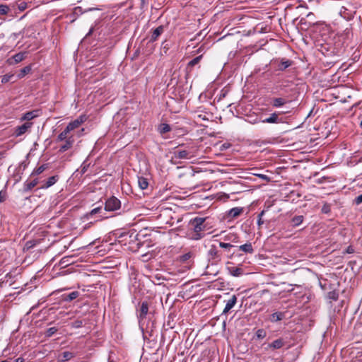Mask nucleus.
<instances>
[{
  "label": "nucleus",
  "mask_w": 362,
  "mask_h": 362,
  "mask_svg": "<svg viewBox=\"0 0 362 362\" xmlns=\"http://www.w3.org/2000/svg\"><path fill=\"white\" fill-rule=\"evenodd\" d=\"M258 175L260 178H262V180H267H267H269V177H268L267 175H266L259 174V175Z\"/></svg>",
  "instance_id": "obj_48"
},
{
  "label": "nucleus",
  "mask_w": 362,
  "mask_h": 362,
  "mask_svg": "<svg viewBox=\"0 0 362 362\" xmlns=\"http://www.w3.org/2000/svg\"><path fill=\"white\" fill-rule=\"evenodd\" d=\"M284 344H285L284 340L281 338H279V339L274 340L272 343L269 344L268 348L272 349H281V347H283L284 346Z\"/></svg>",
  "instance_id": "obj_15"
},
{
  "label": "nucleus",
  "mask_w": 362,
  "mask_h": 362,
  "mask_svg": "<svg viewBox=\"0 0 362 362\" xmlns=\"http://www.w3.org/2000/svg\"><path fill=\"white\" fill-rule=\"evenodd\" d=\"M87 170V166H83L82 169H81V172L83 173H84Z\"/></svg>",
  "instance_id": "obj_53"
},
{
  "label": "nucleus",
  "mask_w": 362,
  "mask_h": 362,
  "mask_svg": "<svg viewBox=\"0 0 362 362\" xmlns=\"http://www.w3.org/2000/svg\"><path fill=\"white\" fill-rule=\"evenodd\" d=\"M148 312V303L147 301H143L141 305V308L139 311L138 317L140 320H142L146 318V315Z\"/></svg>",
  "instance_id": "obj_9"
},
{
  "label": "nucleus",
  "mask_w": 362,
  "mask_h": 362,
  "mask_svg": "<svg viewBox=\"0 0 362 362\" xmlns=\"http://www.w3.org/2000/svg\"><path fill=\"white\" fill-rule=\"evenodd\" d=\"M59 180L58 175L51 176L48 178L47 182L43 185L42 188H48L54 185Z\"/></svg>",
  "instance_id": "obj_23"
},
{
  "label": "nucleus",
  "mask_w": 362,
  "mask_h": 362,
  "mask_svg": "<svg viewBox=\"0 0 362 362\" xmlns=\"http://www.w3.org/2000/svg\"><path fill=\"white\" fill-rule=\"evenodd\" d=\"M38 183L37 179H35L30 182H25L23 186V190L25 192L30 191L33 187H35Z\"/></svg>",
  "instance_id": "obj_24"
},
{
  "label": "nucleus",
  "mask_w": 362,
  "mask_h": 362,
  "mask_svg": "<svg viewBox=\"0 0 362 362\" xmlns=\"http://www.w3.org/2000/svg\"><path fill=\"white\" fill-rule=\"evenodd\" d=\"M138 183L141 189H145L148 186V182L146 178L140 177L138 180Z\"/></svg>",
  "instance_id": "obj_29"
},
{
  "label": "nucleus",
  "mask_w": 362,
  "mask_h": 362,
  "mask_svg": "<svg viewBox=\"0 0 362 362\" xmlns=\"http://www.w3.org/2000/svg\"><path fill=\"white\" fill-rule=\"evenodd\" d=\"M286 103V100L282 98H275L272 100V106L275 107H280Z\"/></svg>",
  "instance_id": "obj_25"
},
{
  "label": "nucleus",
  "mask_w": 362,
  "mask_h": 362,
  "mask_svg": "<svg viewBox=\"0 0 362 362\" xmlns=\"http://www.w3.org/2000/svg\"><path fill=\"white\" fill-rule=\"evenodd\" d=\"M15 362H24V358L22 357H19L16 359Z\"/></svg>",
  "instance_id": "obj_52"
},
{
  "label": "nucleus",
  "mask_w": 362,
  "mask_h": 362,
  "mask_svg": "<svg viewBox=\"0 0 362 362\" xmlns=\"http://www.w3.org/2000/svg\"><path fill=\"white\" fill-rule=\"evenodd\" d=\"M293 64L292 60L282 58V59H276L273 61L272 64L275 66V68L277 71H283L286 70L287 68L291 66Z\"/></svg>",
  "instance_id": "obj_4"
},
{
  "label": "nucleus",
  "mask_w": 362,
  "mask_h": 362,
  "mask_svg": "<svg viewBox=\"0 0 362 362\" xmlns=\"http://www.w3.org/2000/svg\"><path fill=\"white\" fill-rule=\"evenodd\" d=\"M284 317V313L281 312H276L271 315L270 320L272 322H278L283 320Z\"/></svg>",
  "instance_id": "obj_26"
},
{
  "label": "nucleus",
  "mask_w": 362,
  "mask_h": 362,
  "mask_svg": "<svg viewBox=\"0 0 362 362\" xmlns=\"http://www.w3.org/2000/svg\"><path fill=\"white\" fill-rule=\"evenodd\" d=\"M243 208H240V207L233 208L228 211V216L231 218H235L239 216L243 213Z\"/></svg>",
  "instance_id": "obj_21"
},
{
  "label": "nucleus",
  "mask_w": 362,
  "mask_h": 362,
  "mask_svg": "<svg viewBox=\"0 0 362 362\" xmlns=\"http://www.w3.org/2000/svg\"><path fill=\"white\" fill-rule=\"evenodd\" d=\"M182 362H186V361H185V360H183V361H182Z\"/></svg>",
  "instance_id": "obj_60"
},
{
  "label": "nucleus",
  "mask_w": 362,
  "mask_h": 362,
  "mask_svg": "<svg viewBox=\"0 0 362 362\" xmlns=\"http://www.w3.org/2000/svg\"><path fill=\"white\" fill-rule=\"evenodd\" d=\"M230 146V144H228V143H224L223 144L221 145V150H225V149H227Z\"/></svg>",
  "instance_id": "obj_46"
},
{
  "label": "nucleus",
  "mask_w": 362,
  "mask_h": 362,
  "mask_svg": "<svg viewBox=\"0 0 362 362\" xmlns=\"http://www.w3.org/2000/svg\"><path fill=\"white\" fill-rule=\"evenodd\" d=\"M178 147H185V148L176 150L174 152L176 158L189 160L197 156L198 147L195 145L182 144Z\"/></svg>",
  "instance_id": "obj_2"
},
{
  "label": "nucleus",
  "mask_w": 362,
  "mask_h": 362,
  "mask_svg": "<svg viewBox=\"0 0 362 362\" xmlns=\"http://www.w3.org/2000/svg\"><path fill=\"white\" fill-rule=\"evenodd\" d=\"M322 180H320V181L318 182V183H322Z\"/></svg>",
  "instance_id": "obj_58"
},
{
  "label": "nucleus",
  "mask_w": 362,
  "mask_h": 362,
  "mask_svg": "<svg viewBox=\"0 0 362 362\" xmlns=\"http://www.w3.org/2000/svg\"><path fill=\"white\" fill-rule=\"evenodd\" d=\"M58 329L55 327H49L45 332L46 337H51L53 334H54L57 332Z\"/></svg>",
  "instance_id": "obj_36"
},
{
  "label": "nucleus",
  "mask_w": 362,
  "mask_h": 362,
  "mask_svg": "<svg viewBox=\"0 0 362 362\" xmlns=\"http://www.w3.org/2000/svg\"><path fill=\"white\" fill-rule=\"evenodd\" d=\"M70 133L71 132L65 128L64 130L58 135L57 141H64L67 140L69 137H73Z\"/></svg>",
  "instance_id": "obj_19"
},
{
  "label": "nucleus",
  "mask_w": 362,
  "mask_h": 362,
  "mask_svg": "<svg viewBox=\"0 0 362 362\" xmlns=\"http://www.w3.org/2000/svg\"><path fill=\"white\" fill-rule=\"evenodd\" d=\"M219 246L221 248H223L226 250V251L228 252L226 255V257L228 259H231L234 253H230L231 248L234 246L230 243H224V242H219Z\"/></svg>",
  "instance_id": "obj_16"
},
{
  "label": "nucleus",
  "mask_w": 362,
  "mask_h": 362,
  "mask_svg": "<svg viewBox=\"0 0 362 362\" xmlns=\"http://www.w3.org/2000/svg\"><path fill=\"white\" fill-rule=\"evenodd\" d=\"M71 326L74 328H80L83 327V321L80 320H75L72 322Z\"/></svg>",
  "instance_id": "obj_41"
},
{
  "label": "nucleus",
  "mask_w": 362,
  "mask_h": 362,
  "mask_svg": "<svg viewBox=\"0 0 362 362\" xmlns=\"http://www.w3.org/2000/svg\"><path fill=\"white\" fill-rule=\"evenodd\" d=\"M164 32V26L160 25L154 30H153L149 41L153 42L158 40L160 35Z\"/></svg>",
  "instance_id": "obj_10"
},
{
  "label": "nucleus",
  "mask_w": 362,
  "mask_h": 362,
  "mask_svg": "<svg viewBox=\"0 0 362 362\" xmlns=\"http://www.w3.org/2000/svg\"><path fill=\"white\" fill-rule=\"evenodd\" d=\"M222 239L224 240V241H228L230 243H238L240 241H239V237L238 235L236 234V233H229L226 235H225Z\"/></svg>",
  "instance_id": "obj_14"
},
{
  "label": "nucleus",
  "mask_w": 362,
  "mask_h": 362,
  "mask_svg": "<svg viewBox=\"0 0 362 362\" xmlns=\"http://www.w3.org/2000/svg\"><path fill=\"white\" fill-rule=\"evenodd\" d=\"M237 303V297L235 295H233L230 299L226 302L225 308L223 309V313H227L230 309H232Z\"/></svg>",
  "instance_id": "obj_11"
},
{
  "label": "nucleus",
  "mask_w": 362,
  "mask_h": 362,
  "mask_svg": "<svg viewBox=\"0 0 362 362\" xmlns=\"http://www.w3.org/2000/svg\"><path fill=\"white\" fill-rule=\"evenodd\" d=\"M40 110H35L32 111H28L25 112L21 119L22 120H27V122H29L30 120L37 117L39 116Z\"/></svg>",
  "instance_id": "obj_12"
},
{
  "label": "nucleus",
  "mask_w": 362,
  "mask_h": 362,
  "mask_svg": "<svg viewBox=\"0 0 362 362\" xmlns=\"http://www.w3.org/2000/svg\"><path fill=\"white\" fill-rule=\"evenodd\" d=\"M202 58V55H199L198 57H196L191 61H189L187 64V68H189V67L192 68V67L194 66L195 65L198 64L199 63V62L201 61Z\"/></svg>",
  "instance_id": "obj_30"
},
{
  "label": "nucleus",
  "mask_w": 362,
  "mask_h": 362,
  "mask_svg": "<svg viewBox=\"0 0 362 362\" xmlns=\"http://www.w3.org/2000/svg\"><path fill=\"white\" fill-rule=\"evenodd\" d=\"M11 77V76L4 75L3 76V78H2V79H1V82L2 83H7L9 81Z\"/></svg>",
  "instance_id": "obj_45"
},
{
  "label": "nucleus",
  "mask_w": 362,
  "mask_h": 362,
  "mask_svg": "<svg viewBox=\"0 0 362 362\" xmlns=\"http://www.w3.org/2000/svg\"><path fill=\"white\" fill-rule=\"evenodd\" d=\"M303 216H296L291 219L293 226H298L303 221Z\"/></svg>",
  "instance_id": "obj_28"
},
{
  "label": "nucleus",
  "mask_w": 362,
  "mask_h": 362,
  "mask_svg": "<svg viewBox=\"0 0 362 362\" xmlns=\"http://www.w3.org/2000/svg\"><path fill=\"white\" fill-rule=\"evenodd\" d=\"M267 336V332L264 329H259L255 332V337L258 339H262Z\"/></svg>",
  "instance_id": "obj_32"
},
{
  "label": "nucleus",
  "mask_w": 362,
  "mask_h": 362,
  "mask_svg": "<svg viewBox=\"0 0 362 362\" xmlns=\"http://www.w3.org/2000/svg\"><path fill=\"white\" fill-rule=\"evenodd\" d=\"M101 211H102V206H98V207L92 209L89 213L86 214V216L87 218H89L93 215H95V214L100 213Z\"/></svg>",
  "instance_id": "obj_33"
},
{
  "label": "nucleus",
  "mask_w": 362,
  "mask_h": 362,
  "mask_svg": "<svg viewBox=\"0 0 362 362\" xmlns=\"http://www.w3.org/2000/svg\"><path fill=\"white\" fill-rule=\"evenodd\" d=\"M346 252L349 253V254L350 253H353L354 252V249L351 246H349V247H348V248L346 250Z\"/></svg>",
  "instance_id": "obj_50"
},
{
  "label": "nucleus",
  "mask_w": 362,
  "mask_h": 362,
  "mask_svg": "<svg viewBox=\"0 0 362 362\" xmlns=\"http://www.w3.org/2000/svg\"><path fill=\"white\" fill-rule=\"evenodd\" d=\"M109 362H114L113 361H110Z\"/></svg>",
  "instance_id": "obj_61"
},
{
  "label": "nucleus",
  "mask_w": 362,
  "mask_h": 362,
  "mask_svg": "<svg viewBox=\"0 0 362 362\" xmlns=\"http://www.w3.org/2000/svg\"><path fill=\"white\" fill-rule=\"evenodd\" d=\"M150 0H140V8L141 10H146L148 8Z\"/></svg>",
  "instance_id": "obj_40"
},
{
  "label": "nucleus",
  "mask_w": 362,
  "mask_h": 362,
  "mask_svg": "<svg viewBox=\"0 0 362 362\" xmlns=\"http://www.w3.org/2000/svg\"><path fill=\"white\" fill-rule=\"evenodd\" d=\"M264 213V211H262V212L258 215L257 224H258L259 226H260V225H262V224H263V223H264V221H263V220H262V216H263Z\"/></svg>",
  "instance_id": "obj_43"
},
{
  "label": "nucleus",
  "mask_w": 362,
  "mask_h": 362,
  "mask_svg": "<svg viewBox=\"0 0 362 362\" xmlns=\"http://www.w3.org/2000/svg\"><path fill=\"white\" fill-rule=\"evenodd\" d=\"M171 130V127L169 124L163 123L158 127V132L160 134H164L169 132Z\"/></svg>",
  "instance_id": "obj_27"
},
{
  "label": "nucleus",
  "mask_w": 362,
  "mask_h": 362,
  "mask_svg": "<svg viewBox=\"0 0 362 362\" xmlns=\"http://www.w3.org/2000/svg\"><path fill=\"white\" fill-rule=\"evenodd\" d=\"M208 255L210 259L216 262H220L222 259V252L214 245H211L208 251Z\"/></svg>",
  "instance_id": "obj_7"
},
{
  "label": "nucleus",
  "mask_w": 362,
  "mask_h": 362,
  "mask_svg": "<svg viewBox=\"0 0 362 362\" xmlns=\"http://www.w3.org/2000/svg\"><path fill=\"white\" fill-rule=\"evenodd\" d=\"M26 6H27V4L24 1L23 2H21L19 4H18V8L21 10V11H23L26 8Z\"/></svg>",
  "instance_id": "obj_44"
},
{
  "label": "nucleus",
  "mask_w": 362,
  "mask_h": 362,
  "mask_svg": "<svg viewBox=\"0 0 362 362\" xmlns=\"http://www.w3.org/2000/svg\"><path fill=\"white\" fill-rule=\"evenodd\" d=\"M74 143V137H69L67 140L64 141V144L60 146L59 151L61 153L66 151L73 146Z\"/></svg>",
  "instance_id": "obj_13"
},
{
  "label": "nucleus",
  "mask_w": 362,
  "mask_h": 362,
  "mask_svg": "<svg viewBox=\"0 0 362 362\" xmlns=\"http://www.w3.org/2000/svg\"><path fill=\"white\" fill-rule=\"evenodd\" d=\"M11 8L6 4H0V15H6Z\"/></svg>",
  "instance_id": "obj_35"
},
{
  "label": "nucleus",
  "mask_w": 362,
  "mask_h": 362,
  "mask_svg": "<svg viewBox=\"0 0 362 362\" xmlns=\"http://www.w3.org/2000/svg\"><path fill=\"white\" fill-rule=\"evenodd\" d=\"M360 125H361V127L362 128V119H361Z\"/></svg>",
  "instance_id": "obj_56"
},
{
  "label": "nucleus",
  "mask_w": 362,
  "mask_h": 362,
  "mask_svg": "<svg viewBox=\"0 0 362 362\" xmlns=\"http://www.w3.org/2000/svg\"><path fill=\"white\" fill-rule=\"evenodd\" d=\"M228 269L230 274L233 276L238 277L243 274V269L240 267H232Z\"/></svg>",
  "instance_id": "obj_22"
},
{
  "label": "nucleus",
  "mask_w": 362,
  "mask_h": 362,
  "mask_svg": "<svg viewBox=\"0 0 362 362\" xmlns=\"http://www.w3.org/2000/svg\"><path fill=\"white\" fill-rule=\"evenodd\" d=\"M1 362H11L10 360H4V361H1Z\"/></svg>",
  "instance_id": "obj_55"
},
{
  "label": "nucleus",
  "mask_w": 362,
  "mask_h": 362,
  "mask_svg": "<svg viewBox=\"0 0 362 362\" xmlns=\"http://www.w3.org/2000/svg\"><path fill=\"white\" fill-rule=\"evenodd\" d=\"M238 250L247 254H252L254 252V248L251 243H247L240 245Z\"/></svg>",
  "instance_id": "obj_17"
},
{
  "label": "nucleus",
  "mask_w": 362,
  "mask_h": 362,
  "mask_svg": "<svg viewBox=\"0 0 362 362\" xmlns=\"http://www.w3.org/2000/svg\"><path fill=\"white\" fill-rule=\"evenodd\" d=\"M206 218L195 217L189 221V226L192 231L189 234L190 239L198 240L204 238L206 226L204 223Z\"/></svg>",
  "instance_id": "obj_1"
},
{
  "label": "nucleus",
  "mask_w": 362,
  "mask_h": 362,
  "mask_svg": "<svg viewBox=\"0 0 362 362\" xmlns=\"http://www.w3.org/2000/svg\"><path fill=\"white\" fill-rule=\"evenodd\" d=\"M62 356V361H67L74 357L73 353L69 352V351L63 352Z\"/></svg>",
  "instance_id": "obj_34"
},
{
  "label": "nucleus",
  "mask_w": 362,
  "mask_h": 362,
  "mask_svg": "<svg viewBox=\"0 0 362 362\" xmlns=\"http://www.w3.org/2000/svg\"><path fill=\"white\" fill-rule=\"evenodd\" d=\"M263 123H279L280 119L279 118V114L274 112L272 113L270 117L265 118L262 120Z\"/></svg>",
  "instance_id": "obj_18"
},
{
  "label": "nucleus",
  "mask_w": 362,
  "mask_h": 362,
  "mask_svg": "<svg viewBox=\"0 0 362 362\" xmlns=\"http://www.w3.org/2000/svg\"><path fill=\"white\" fill-rule=\"evenodd\" d=\"M322 180H320V181L318 182V183H322Z\"/></svg>",
  "instance_id": "obj_57"
},
{
  "label": "nucleus",
  "mask_w": 362,
  "mask_h": 362,
  "mask_svg": "<svg viewBox=\"0 0 362 362\" xmlns=\"http://www.w3.org/2000/svg\"><path fill=\"white\" fill-rule=\"evenodd\" d=\"M31 71L30 66H26L21 70V73L19 74L20 77L24 76L25 74H28Z\"/></svg>",
  "instance_id": "obj_38"
},
{
  "label": "nucleus",
  "mask_w": 362,
  "mask_h": 362,
  "mask_svg": "<svg viewBox=\"0 0 362 362\" xmlns=\"http://www.w3.org/2000/svg\"><path fill=\"white\" fill-rule=\"evenodd\" d=\"M33 123L26 122L21 126L16 127L14 134L16 136H20L24 134L30 128H31Z\"/></svg>",
  "instance_id": "obj_8"
},
{
  "label": "nucleus",
  "mask_w": 362,
  "mask_h": 362,
  "mask_svg": "<svg viewBox=\"0 0 362 362\" xmlns=\"http://www.w3.org/2000/svg\"><path fill=\"white\" fill-rule=\"evenodd\" d=\"M6 199V194L3 193L2 192H0V203L5 201Z\"/></svg>",
  "instance_id": "obj_47"
},
{
  "label": "nucleus",
  "mask_w": 362,
  "mask_h": 362,
  "mask_svg": "<svg viewBox=\"0 0 362 362\" xmlns=\"http://www.w3.org/2000/svg\"><path fill=\"white\" fill-rule=\"evenodd\" d=\"M354 202L356 205H359L362 203V194L355 198Z\"/></svg>",
  "instance_id": "obj_42"
},
{
  "label": "nucleus",
  "mask_w": 362,
  "mask_h": 362,
  "mask_svg": "<svg viewBox=\"0 0 362 362\" xmlns=\"http://www.w3.org/2000/svg\"><path fill=\"white\" fill-rule=\"evenodd\" d=\"M79 296V292L78 291H73L69 294H64L62 296V299L64 300V301H66V302H70L74 299H76V298H78Z\"/></svg>",
  "instance_id": "obj_20"
},
{
  "label": "nucleus",
  "mask_w": 362,
  "mask_h": 362,
  "mask_svg": "<svg viewBox=\"0 0 362 362\" xmlns=\"http://www.w3.org/2000/svg\"><path fill=\"white\" fill-rule=\"evenodd\" d=\"M328 298L333 300H337L339 298V294L337 291H332L328 293Z\"/></svg>",
  "instance_id": "obj_39"
},
{
  "label": "nucleus",
  "mask_w": 362,
  "mask_h": 362,
  "mask_svg": "<svg viewBox=\"0 0 362 362\" xmlns=\"http://www.w3.org/2000/svg\"><path fill=\"white\" fill-rule=\"evenodd\" d=\"M93 31H94V28L93 27L90 28L88 33L86 34V37L90 36L93 33Z\"/></svg>",
  "instance_id": "obj_49"
},
{
  "label": "nucleus",
  "mask_w": 362,
  "mask_h": 362,
  "mask_svg": "<svg viewBox=\"0 0 362 362\" xmlns=\"http://www.w3.org/2000/svg\"><path fill=\"white\" fill-rule=\"evenodd\" d=\"M331 211V206L330 204L327 203H325L321 209V211L322 214H327Z\"/></svg>",
  "instance_id": "obj_37"
},
{
  "label": "nucleus",
  "mask_w": 362,
  "mask_h": 362,
  "mask_svg": "<svg viewBox=\"0 0 362 362\" xmlns=\"http://www.w3.org/2000/svg\"><path fill=\"white\" fill-rule=\"evenodd\" d=\"M28 54V52H18V53L14 54L13 56H12L11 57H9L6 61L7 64L9 65H14L18 63H20L25 59Z\"/></svg>",
  "instance_id": "obj_5"
},
{
  "label": "nucleus",
  "mask_w": 362,
  "mask_h": 362,
  "mask_svg": "<svg viewBox=\"0 0 362 362\" xmlns=\"http://www.w3.org/2000/svg\"><path fill=\"white\" fill-rule=\"evenodd\" d=\"M86 115H81L75 120L69 122L68 125L66 127V128L71 132V131H74V129L78 128L86 121Z\"/></svg>",
  "instance_id": "obj_6"
},
{
  "label": "nucleus",
  "mask_w": 362,
  "mask_h": 362,
  "mask_svg": "<svg viewBox=\"0 0 362 362\" xmlns=\"http://www.w3.org/2000/svg\"><path fill=\"white\" fill-rule=\"evenodd\" d=\"M187 257H189V255H185L184 256V259H187Z\"/></svg>",
  "instance_id": "obj_54"
},
{
  "label": "nucleus",
  "mask_w": 362,
  "mask_h": 362,
  "mask_svg": "<svg viewBox=\"0 0 362 362\" xmlns=\"http://www.w3.org/2000/svg\"><path fill=\"white\" fill-rule=\"evenodd\" d=\"M259 293H260V295H261V296H262V295H263V294H264V293H269V290H267V289H264V290H262V291H259Z\"/></svg>",
  "instance_id": "obj_51"
},
{
  "label": "nucleus",
  "mask_w": 362,
  "mask_h": 362,
  "mask_svg": "<svg viewBox=\"0 0 362 362\" xmlns=\"http://www.w3.org/2000/svg\"><path fill=\"white\" fill-rule=\"evenodd\" d=\"M121 207V202L117 197L112 196L108 198L105 203V210L107 211H115Z\"/></svg>",
  "instance_id": "obj_3"
},
{
  "label": "nucleus",
  "mask_w": 362,
  "mask_h": 362,
  "mask_svg": "<svg viewBox=\"0 0 362 362\" xmlns=\"http://www.w3.org/2000/svg\"><path fill=\"white\" fill-rule=\"evenodd\" d=\"M47 165L44 164L33 170L31 175H37L43 173L47 169Z\"/></svg>",
  "instance_id": "obj_31"
},
{
  "label": "nucleus",
  "mask_w": 362,
  "mask_h": 362,
  "mask_svg": "<svg viewBox=\"0 0 362 362\" xmlns=\"http://www.w3.org/2000/svg\"><path fill=\"white\" fill-rule=\"evenodd\" d=\"M1 156H2V154H1V153H0V159L1 158Z\"/></svg>",
  "instance_id": "obj_59"
}]
</instances>
